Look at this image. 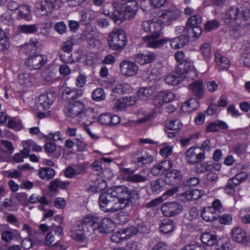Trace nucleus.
<instances>
[{"label":"nucleus","mask_w":250,"mask_h":250,"mask_svg":"<svg viewBox=\"0 0 250 250\" xmlns=\"http://www.w3.org/2000/svg\"><path fill=\"white\" fill-rule=\"evenodd\" d=\"M18 16L20 19H23L28 21H30L31 16L29 6L26 5H22L20 6Z\"/></svg>","instance_id":"obj_44"},{"label":"nucleus","mask_w":250,"mask_h":250,"mask_svg":"<svg viewBox=\"0 0 250 250\" xmlns=\"http://www.w3.org/2000/svg\"><path fill=\"white\" fill-rule=\"evenodd\" d=\"M202 218L207 222H212L216 220L219 216V212L212 208H205L202 212Z\"/></svg>","instance_id":"obj_24"},{"label":"nucleus","mask_w":250,"mask_h":250,"mask_svg":"<svg viewBox=\"0 0 250 250\" xmlns=\"http://www.w3.org/2000/svg\"><path fill=\"white\" fill-rule=\"evenodd\" d=\"M86 77L82 73H80L76 78L75 84L78 88L83 87L86 83Z\"/></svg>","instance_id":"obj_61"},{"label":"nucleus","mask_w":250,"mask_h":250,"mask_svg":"<svg viewBox=\"0 0 250 250\" xmlns=\"http://www.w3.org/2000/svg\"><path fill=\"white\" fill-rule=\"evenodd\" d=\"M133 90V87L128 83H125L117 84L112 90V95L116 93L121 94L124 93H129Z\"/></svg>","instance_id":"obj_39"},{"label":"nucleus","mask_w":250,"mask_h":250,"mask_svg":"<svg viewBox=\"0 0 250 250\" xmlns=\"http://www.w3.org/2000/svg\"><path fill=\"white\" fill-rule=\"evenodd\" d=\"M21 144L23 149L21 150V152L24 157H28L30 151L32 150V140L22 141Z\"/></svg>","instance_id":"obj_53"},{"label":"nucleus","mask_w":250,"mask_h":250,"mask_svg":"<svg viewBox=\"0 0 250 250\" xmlns=\"http://www.w3.org/2000/svg\"><path fill=\"white\" fill-rule=\"evenodd\" d=\"M97 113L93 108H84L78 117V122L80 125L87 127L92 124L97 116Z\"/></svg>","instance_id":"obj_10"},{"label":"nucleus","mask_w":250,"mask_h":250,"mask_svg":"<svg viewBox=\"0 0 250 250\" xmlns=\"http://www.w3.org/2000/svg\"><path fill=\"white\" fill-rule=\"evenodd\" d=\"M184 71L187 74L186 77L194 79L197 77L198 73L194 68L193 63L192 62L186 61L184 64Z\"/></svg>","instance_id":"obj_38"},{"label":"nucleus","mask_w":250,"mask_h":250,"mask_svg":"<svg viewBox=\"0 0 250 250\" xmlns=\"http://www.w3.org/2000/svg\"><path fill=\"white\" fill-rule=\"evenodd\" d=\"M237 186V183H235L232 180L229 179L224 188L225 193L229 195H233L235 192V188Z\"/></svg>","instance_id":"obj_54"},{"label":"nucleus","mask_w":250,"mask_h":250,"mask_svg":"<svg viewBox=\"0 0 250 250\" xmlns=\"http://www.w3.org/2000/svg\"><path fill=\"white\" fill-rule=\"evenodd\" d=\"M231 237L235 242L244 243L247 241V234L245 229L239 226H236L231 230Z\"/></svg>","instance_id":"obj_19"},{"label":"nucleus","mask_w":250,"mask_h":250,"mask_svg":"<svg viewBox=\"0 0 250 250\" xmlns=\"http://www.w3.org/2000/svg\"><path fill=\"white\" fill-rule=\"evenodd\" d=\"M121 174L127 180L134 182H142L146 180L145 176L139 174H134L129 168H122L120 170Z\"/></svg>","instance_id":"obj_21"},{"label":"nucleus","mask_w":250,"mask_h":250,"mask_svg":"<svg viewBox=\"0 0 250 250\" xmlns=\"http://www.w3.org/2000/svg\"><path fill=\"white\" fill-rule=\"evenodd\" d=\"M219 22L217 20H212L206 23L205 26V29L207 31H210L216 29L218 27Z\"/></svg>","instance_id":"obj_63"},{"label":"nucleus","mask_w":250,"mask_h":250,"mask_svg":"<svg viewBox=\"0 0 250 250\" xmlns=\"http://www.w3.org/2000/svg\"><path fill=\"white\" fill-rule=\"evenodd\" d=\"M163 25L158 19L148 20L143 21L140 26V29L149 35L156 36L158 33H162Z\"/></svg>","instance_id":"obj_6"},{"label":"nucleus","mask_w":250,"mask_h":250,"mask_svg":"<svg viewBox=\"0 0 250 250\" xmlns=\"http://www.w3.org/2000/svg\"><path fill=\"white\" fill-rule=\"evenodd\" d=\"M165 80L168 85H176L182 82L183 78L180 73L174 71L168 74L165 77Z\"/></svg>","instance_id":"obj_34"},{"label":"nucleus","mask_w":250,"mask_h":250,"mask_svg":"<svg viewBox=\"0 0 250 250\" xmlns=\"http://www.w3.org/2000/svg\"><path fill=\"white\" fill-rule=\"evenodd\" d=\"M180 11L177 9H169L164 10L161 15L157 18L162 25L168 23L178 18Z\"/></svg>","instance_id":"obj_16"},{"label":"nucleus","mask_w":250,"mask_h":250,"mask_svg":"<svg viewBox=\"0 0 250 250\" xmlns=\"http://www.w3.org/2000/svg\"><path fill=\"white\" fill-rule=\"evenodd\" d=\"M215 61L220 70L228 69L230 66L229 60L219 52L215 53Z\"/></svg>","instance_id":"obj_32"},{"label":"nucleus","mask_w":250,"mask_h":250,"mask_svg":"<svg viewBox=\"0 0 250 250\" xmlns=\"http://www.w3.org/2000/svg\"><path fill=\"white\" fill-rule=\"evenodd\" d=\"M82 167H76L75 168L68 167L65 170L64 175L66 177L72 178L76 175L80 174L83 172Z\"/></svg>","instance_id":"obj_51"},{"label":"nucleus","mask_w":250,"mask_h":250,"mask_svg":"<svg viewBox=\"0 0 250 250\" xmlns=\"http://www.w3.org/2000/svg\"><path fill=\"white\" fill-rule=\"evenodd\" d=\"M100 220V217L95 214H89L85 215L82 220L80 221L86 228L92 229L94 225Z\"/></svg>","instance_id":"obj_27"},{"label":"nucleus","mask_w":250,"mask_h":250,"mask_svg":"<svg viewBox=\"0 0 250 250\" xmlns=\"http://www.w3.org/2000/svg\"><path fill=\"white\" fill-rule=\"evenodd\" d=\"M92 98L94 101L96 102L103 101L105 98V92L102 88H96L92 93Z\"/></svg>","instance_id":"obj_50"},{"label":"nucleus","mask_w":250,"mask_h":250,"mask_svg":"<svg viewBox=\"0 0 250 250\" xmlns=\"http://www.w3.org/2000/svg\"><path fill=\"white\" fill-rule=\"evenodd\" d=\"M224 21L231 28L237 30L250 23V11L244 7H232L226 12Z\"/></svg>","instance_id":"obj_3"},{"label":"nucleus","mask_w":250,"mask_h":250,"mask_svg":"<svg viewBox=\"0 0 250 250\" xmlns=\"http://www.w3.org/2000/svg\"><path fill=\"white\" fill-rule=\"evenodd\" d=\"M173 222L169 219L163 220L160 226V231L164 233H167L172 231L174 229Z\"/></svg>","instance_id":"obj_43"},{"label":"nucleus","mask_w":250,"mask_h":250,"mask_svg":"<svg viewBox=\"0 0 250 250\" xmlns=\"http://www.w3.org/2000/svg\"><path fill=\"white\" fill-rule=\"evenodd\" d=\"M185 158L190 164L199 163L204 159V151L200 147H191L186 151Z\"/></svg>","instance_id":"obj_9"},{"label":"nucleus","mask_w":250,"mask_h":250,"mask_svg":"<svg viewBox=\"0 0 250 250\" xmlns=\"http://www.w3.org/2000/svg\"><path fill=\"white\" fill-rule=\"evenodd\" d=\"M120 70L123 76L126 78H130L135 77L138 74L139 67L135 62L125 60L121 62Z\"/></svg>","instance_id":"obj_7"},{"label":"nucleus","mask_w":250,"mask_h":250,"mask_svg":"<svg viewBox=\"0 0 250 250\" xmlns=\"http://www.w3.org/2000/svg\"><path fill=\"white\" fill-rule=\"evenodd\" d=\"M154 92V89L151 86L143 87L137 92V96L141 100L146 101L150 98Z\"/></svg>","instance_id":"obj_36"},{"label":"nucleus","mask_w":250,"mask_h":250,"mask_svg":"<svg viewBox=\"0 0 250 250\" xmlns=\"http://www.w3.org/2000/svg\"><path fill=\"white\" fill-rule=\"evenodd\" d=\"M88 188L89 192H97L104 189L106 187V184L104 180L99 179L91 182Z\"/></svg>","instance_id":"obj_37"},{"label":"nucleus","mask_w":250,"mask_h":250,"mask_svg":"<svg viewBox=\"0 0 250 250\" xmlns=\"http://www.w3.org/2000/svg\"><path fill=\"white\" fill-rule=\"evenodd\" d=\"M120 122L119 116L109 113L101 114L98 118V122L102 125L112 126L118 124Z\"/></svg>","instance_id":"obj_18"},{"label":"nucleus","mask_w":250,"mask_h":250,"mask_svg":"<svg viewBox=\"0 0 250 250\" xmlns=\"http://www.w3.org/2000/svg\"><path fill=\"white\" fill-rule=\"evenodd\" d=\"M168 41L171 48L178 49L185 46L188 42L189 39L187 36H180L170 40L168 39Z\"/></svg>","instance_id":"obj_23"},{"label":"nucleus","mask_w":250,"mask_h":250,"mask_svg":"<svg viewBox=\"0 0 250 250\" xmlns=\"http://www.w3.org/2000/svg\"><path fill=\"white\" fill-rule=\"evenodd\" d=\"M202 242L209 246H211L217 242V237L214 232H204L200 237Z\"/></svg>","instance_id":"obj_30"},{"label":"nucleus","mask_w":250,"mask_h":250,"mask_svg":"<svg viewBox=\"0 0 250 250\" xmlns=\"http://www.w3.org/2000/svg\"><path fill=\"white\" fill-rule=\"evenodd\" d=\"M127 42V37L125 32L122 29H114L107 38L109 47L112 50L118 51L123 49Z\"/></svg>","instance_id":"obj_4"},{"label":"nucleus","mask_w":250,"mask_h":250,"mask_svg":"<svg viewBox=\"0 0 250 250\" xmlns=\"http://www.w3.org/2000/svg\"><path fill=\"white\" fill-rule=\"evenodd\" d=\"M40 177L43 180L52 178L55 174L54 170L50 167H41L38 170Z\"/></svg>","instance_id":"obj_41"},{"label":"nucleus","mask_w":250,"mask_h":250,"mask_svg":"<svg viewBox=\"0 0 250 250\" xmlns=\"http://www.w3.org/2000/svg\"><path fill=\"white\" fill-rule=\"evenodd\" d=\"M175 95L169 90L159 92L153 99V104L155 106L161 107L167 103L172 102Z\"/></svg>","instance_id":"obj_13"},{"label":"nucleus","mask_w":250,"mask_h":250,"mask_svg":"<svg viewBox=\"0 0 250 250\" xmlns=\"http://www.w3.org/2000/svg\"><path fill=\"white\" fill-rule=\"evenodd\" d=\"M8 126L9 128L13 129L16 131H19L22 128V125L21 121L16 118L9 120Z\"/></svg>","instance_id":"obj_57"},{"label":"nucleus","mask_w":250,"mask_h":250,"mask_svg":"<svg viewBox=\"0 0 250 250\" xmlns=\"http://www.w3.org/2000/svg\"><path fill=\"white\" fill-rule=\"evenodd\" d=\"M173 162L170 160L163 161L155 165L151 168V173L154 175L166 174L173 167Z\"/></svg>","instance_id":"obj_17"},{"label":"nucleus","mask_w":250,"mask_h":250,"mask_svg":"<svg viewBox=\"0 0 250 250\" xmlns=\"http://www.w3.org/2000/svg\"><path fill=\"white\" fill-rule=\"evenodd\" d=\"M114 224L112 220L108 218L103 219L98 225V229L101 233H109L112 230Z\"/></svg>","instance_id":"obj_31"},{"label":"nucleus","mask_w":250,"mask_h":250,"mask_svg":"<svg viewBox=\"0 0 250 250\" xmlns=\"http://www.w3.org/2000/svg\"><path fill=\"white\" fill-rule=\"evenodd\" d=\"M125 235L123 232L122 230H120L114 233L111 237V240L112 242L119 243L123 240H125Z\"/></svg>","instance_id":"obj_60"},{"label":"nucleus","mask_w":250,"mask_h":250,"mask_svg":"<svg viewBox=\"0 0 250 250\" xmlns=\"http://www.w3.org/2000/svg\"><path fill=\"white\" fill-rule=\"evenodd\" d=\"M129 198V191L126 187H116L101 194L99 205L104 212H114L125 208Z\"/></svg>","instance_id":"obj_1"},{"label":"nucleus","mask_w":250,"mask_h":250,"mask_svg":"<svg viewBox=\"0 0 250 250\" xmlns=\"http://www.w3.org/2000/svg\"><path fill=\"white\" fill-rule=\"evenodd\" d=\"M19 31L25 34H33L38 30V28L35 24L21 25L18 27Z\"/></svg>","instance_id":"obj_47"},{"label":"nucleus","mask_w":250,"mask_h":250,"mask_svg":"<svg viewBox=\"0 0 250 250\" xmlns=\"http://www.w3.org/2000/svg\"><path fill=\"white\" fill-rule=\"evenodd\" d=\"M160 146L161 148L160 150V154L163 157L167 158L171 155L173 146L170 143H163L160 145Z\"/></svg>","instance_id":"obj_45"},{"label":"nucleus","mask_w":250,"mask_h":250,"mask_svg":"<svg viewBox=\"0 0 250 250\" xmlns=\"http://www.w3.org/2000/svg\"><path fill=\"white\" fill-rule=\"evenodd\" d=\"M202 17L200 15H195L191 16L187 22L186 28H189L191 26L200 25L202 22Z\"/></svg>","instance_id":"obj_48"},{"label":"nucleus","mask_w":250,"mask_h":250,"mask_svg":"<svg viewBox=\"0 0 250 250\" xmlns=\"http://www.w3.org/2000/svg\"><path fill=\"white\" fill-rule=\"evenodd\" d=\"M53 100L46 94L41 95L37 101V107L39 110L48 109L51 106Z\"/></svg>","instance_id":"obj_29"},{"label":"nucleus","mask_w":250,"mask_h":250,"mask_svg":"<svg viewBox=\"0 0 250 250\" xmlns=\"http://www.w3.org/2000/svg\"><path fill=\"white\" fill-rule=\"evenodd\" d=\"M199 106V102L196 98H192L186 101L182 106L184 112L190 113L196 110Z\"/></svg>","instance_id":"obj_35"},{"label":"nucleus","mask_w":250,"mask_h":250,"mask_svg":"<svg viewBox=\"0 0 250 250\" xmlns=\"http://www.w3.org/2000/svg\"><path fill=\"white\" fill-rule=\"evenodd\" d=\"M47 61L46 56L38 54L28 58L25 61V64L30 69H38L44 65Z\"/></svg>","instance_id":"obj_11"},{"label":"nucleus","mask_w":250,"mask_h":250,"mask_svg":"<svg viewBox=\"0 0 250 250\" xmlns=\"http://www.w3.org/2000/svg\"><path fill=\"white\" fill-rule=\"evenodd\" d=\"M38 44V42L37 39H31L28 42L24 44V48L29 50H35L37 48Z\"/></svg>","instance_id":"obj_64"},{"label":"nucleus","mask_w":250,"mask_h":250,"mask_svg":"<svg viewBox=\"0 0 250 250\" xmlns=\"http://www.w3.org/2000/svg\"><path fill=\"white\" fill-rule=\"evenodd\" d=\"M248 177V174L244 171H241L235 175L234 177L230 178L235 183H237V185H239L241 183L243 182Z\"/></svg>","instance_id":"obj_59"},{"label":"nucleus","mask_w":250,"mask_h":250,"mask_svg":"<svg viewBox=\"0 0 250 250\" xmlns=\"http://www.w3.org/2000/svg\"><path fill=\"white\" fill-rule=\"evenodd\" d=\"M182 126L181 122L177 119L167 121L166 123V127L171 130H176L180 129Z\"/></svg>","instance_id":"obj_52"},{"label":"nucleus","mask_w":250,"mask_h":250,"mask_svg":"<svg viewBox=\"0 0 250 250\" xmlns=\"http://www.w3.org/2000/svg\"><path fill=\"white\" fill-rule=\"evenodd\" d=\"M29 201L32 204L37 203H40L43 205H47L48 204V201L45 197L40 196L36 194H32L29 197Z\"/></svg>","instance_id":"obj_55"},{"label":"nucleus","mask_w":250,"mask_h":250,"mask_svg":"<svg viewBox=\"0 0 250 250\" xmlns=\"http://www.w3.org/2000/svg\"><path fill=\"white\" fill-rule=\"evenodd\" d=\"M206 170L208 171H219L221 169V165L219 164H212L210 162H207L203 164Z\"/></svg>","instance_id":"obj_62"},{"label":"nucleus","mask_w":250,"mask_h":250,"mask_svg":"<svg viewBox=\"0 0 250 250\" xmlns=\"http://www.w3.org/2000/svg\"><path fill=\"white\" fill-rule=\"evenodd\" d=\"M70 233L73 239L79 241H84L90 235L89 229L85 227L80 221L71 227Z\"/></svg>","instance_id":"obj_8"},{"label":"nucleus","mask_w":250,"mask_h":250,"mask_svg":"<svg viewBox=\"0 0 250 250\" xmlns=\"http://www.w3.org/2000/svg\"><path fill=\"white\" fill-rule=\"evenodd\" d=\"M204 194V192L199 189L190 190L182 194L183 200L185 201L196 200L201 197Z\"/></svg>","instance_id":"obj_33"},{"label":"nucleus","mask_w":250,"mask_h":250,"mask_svg":"<svg viewBox=\"0 0 250 250\" xmlns=\"http://www.w3.org/2000/svg\"><path fill=\"white\" fill-rule=\"evenodd\" d=\"M217 250H229L230 249L229 240L227 238H223L217 241Z\"/></svg>","instance_id":"obj_56"},{"label":"nucleus","mask_w":250,"mask_h":250,"mask_svg":"<svg viewBox=\"0 0 250 250\" xmlns=\"http://www.w3.org/2000/svg\"><path fill=\"white\" fill-rule=\"evenodd\" d=\"M84 104L80 101H75L68 104L65 108V113L67 116L71 118L78 117L84 111Z\"/></svg>","instance_id":"obj_12"},{"label":"nucleus","mask_w":250,"mask_h":250,"mask_svg":"<svg viewBox=\"0 0 250 250\" xmlns=\"http://www.w3.org/2000/svg\"><path fill=\"white\" fill-rule=\"evenodd\" d=\"M200 51L205 60H209L210 59L212 56V54L209 44L207 43L203 44L200 47Z\"/></svg>","instance_id":"obj_49"},{"label":"nucleus","mask_w":250,"mask_h":250,"mask_svg":"<svg viewBox=\"0 0 250 250\" xmlns=\"http://www.w3.org/2000/svg\"><path fill=\"white\" fill-rule=\"evenodd\" d=\"M189 90L194 96L201 99L204 93V87L202 81H196L193 82L189 86Z\"/></svg>","instance_id":"obj_25"},{"label":"nucleus","mask_w":250,"mask_h":250,"mask_svg":"<svg viewBox=\"0 0 250 250\" xmlns=\"http://www.w3.org/2000/svg\"><path fill=\"white\" fill-rule=\"evenodd\" d=\"M182 206L177 202H170L165 203L161 207L163 213L167 216H172L181 212Z\"/></svg>","instance_id":"obj_15"},{"label":"nucleus","mask_w":250,"mask_h":250,"mask_svg":"<svg viewBox=\"0 0 250 250\" xmlns=\"http://www.w3.org/2000/svg\"><path fill=\"white\" fill-rule=\"evenodd\" d=\"M165 176L169 184L172 185L179 184L181 182L182 175L181 172L177 169H172L165 174Z\"/></svg>","instance_id":"obj_26"},{"label":"nucleus","mask_w":250,"mask_h":250,"mask_svg":"<svg viewBox=\"0 0 250 250\" xmlns=\"http://www.w3.org/2000/svg\"><path fill=\"white\" fill-rule=\"evenodd\" d=\"M228 128V125L224 122L218 121L216 122L210 123L206 128L207 132H216L219 129H226Z\"/></svg>","instance_id":"obj_42"},{"label":"nucleus","mask_w":250,"mask_h":250,"mask_svg":"<svg viewBox=\"0 0 250 250\" xmlns=\"http://www.w3.org/2000/svg\"><path fill=\"white\" fill-rule=\"evenodd\" d=\"M134 59L139 64L145 65L154 61L156 59V54L152 52L140 53L136 54Z\"/></svg>","instance_id":"obj_20"},{"label":"nucleus","mask_w":250,"mask_h":250,"mask_svg":"<svg viewBox=\"0 0 250 250\" xmlns=\"http://www.w3.org/2000/svg\"><path fill=\"white\" fill-rule=\"evenodd\" d=\"M138 9V3L135 0L128 1L124 4L115 1L112 5H104L103 12L106 16L112 19L116 24H120L124 21L134 18Z\"/></svg>","instance_id":"obj_2"},{"label":"nucleus","mask_w":250,"mask_h":250,"mask_svg":"<svg viewBox=\"0 0 250 250\" xmlns=\"http://www.w3.org/2000/svg\"><path fill=\"white\" fill-rule=\"evenodd\" d=\"M153 159V157L150 154L145 153L142 156L135 157L133 161L138 167H141L146 164L151 163Z\"/></svg>","instance_id":"obj_40"},{"label":"nucleus","mask_w":250,"mask_h":250,"mask_svg":"<svg viewBox=\"0 0 250 250\" xmlns=\"http://www.w3.org/2000/svg\"><path fill=\"white\" fill-rule=\"evenodd\" d=\"M162 33H158V35H149L144 37V43L148 47L157 48L162 47L168 41V38L160 39L159 38Z\"/></svg>","instance_id":"obj_14"},{"label":"nucleus","mask_w":250,"mask_h":250,"mask_svg":"<svg viewBox=\"0 0 250 250\" xmlns=\"http://www.w3.org/2000/svg\"><path fill=\"white\" fill-rule=\"evenodd\" d=\"M35 81V76L30 73L23 72L20 73L18 75L19 84L24 87L32 85Z\"/></svg>","instance_id":"obj_22"},{"label":"nucleus","mask_w":250,"mask_h":250,"mask_svg":"<svg viewBox=\"0 0 250 250\" xmlns=\"http://www.w3.org/2000/svg\"><path fill=\"white\" fill-rule=\"evenodd\" d=\"M151 188L152 191L156 194L164 189V183L162 179L155 180L151 182Z\"/></svg>","instance_id":"obj_46"},{"label":"nucleus","mask_w":250,"mask_h":250,"mask_svg":"<svg viewBox=\"0 0 250 250\" xmlns=\"http://www.w3.org/2000/svg\"><path fill=\"white\" fill-rule=\"evenodd\" d=\"M153 112L148 109L142 108L137 112V123L139 124L146 123L149 121L153 116Z\"/></svg>","instance_id":"obj_28"},{"label":"nucleus","mask_w":250,"mask_h":250,"mask_svg":"<svg viewBox=\"0 0 250 250\" xmlns=\"http://www.w3.org/2000/svg\"><path fill=\"white\" fill-rule=\"evenodd\" d=\"M62 0H40L35 3V12L38 17L47 15L51 10L56 7H61Z\"/></svg>","instance_id":"obj_5"},{"label":"nucleus","mask_w":250,"mask_h":250,"mask_svg":"<svg viewBox=\"0 0 250 250\" xmlns=\"http://www.w3.org/2000/svg\"><path fill=\"white\" fill-rule=\"evenodd\" d=\"M123 232L125 235V239H128L136 235L140 230L135 226H131L128 228H126L122 230Z\"/></svg>","instance_id":"obj_58"}]
</instances>
